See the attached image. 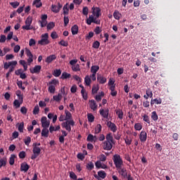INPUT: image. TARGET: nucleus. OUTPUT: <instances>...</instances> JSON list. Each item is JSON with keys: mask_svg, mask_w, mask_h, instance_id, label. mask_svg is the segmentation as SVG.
<instances>
[{"mask_svg": "<svg viewBox=\"0 0 180 180\" xmlns=\"http://www.w3.org/2000/svg\"><path fill=\"white\" fill-rule=\"evenodd\" d=\"M92 15H89V18L86 20L87 25H91L92 23L96 25H101V20H96L101 16V8L92 7Z\"/></svg>", "mask_w": 180, "mask_h": 180, "instance_id": "obj_1", "label": "nucleus"}, {"mask_svg": "<svg viewBox=\"0 0 180 180\" xmlns=\"http://www.w3.org/2000/svg\"><path fill=\"white\" fill-rule=\"evenodd\" d=\"M65 117L66 118L67 121L63 122L61 124V126L63 129H65V130H67V131H69L70 133V131H71V126H75V122L74 121V120H71L72 119V115L70 111L65 110Z\"/></svg>", "mask_w": 180, "mask_h": 180, "instance_id": "obj_2", "label": "nucleus"}, {"mask_svg": "<svg viewBox=\"0 0 180 180\" xmlns=\"http://www.w3.org/2000/svg\"><path fill=\"white\" fill-rule=\"evenodd\" d=\"M112 161L117 169L118 168L123 167V159H122V157H120V155L119 154L114 155L112 157Z\"/></svg>", "mask_w": 180, "mask_h": 180, "instance_id": "obj_3", "label": "nucleus"}, {"mask_svg": "<svg viewBox=\"0 0 180 180\" xmlns=\"http://www.w3.org/2000/svg\"><path fill=\"white\" fill-rule=\"evenodd\" d=\"M58 84H60V82L56 79L49 82L48 84V85H49L48 89L49 92H50V94H56V86H57Z\"/></svg>", "mask_w": 180, "mask_h": 180, "instance_id": "obj_4", "label": "nucleus"}, {"mask_svg": "<svg viewBox=\"0 0 180 180\" xmlns=\"http://www.w3.org/2000/svg\"><path fill=\"white\" fill-rule=\"evenodd\" d=\"M33 21V18L31 16H28L25 20V25L22 26V29L24 30H32L33 27H30L32 25V22Z\"/></svg>", "mask_w": 180, "mask_h": 180, "instance_id": "obj_5", "label": "nucleus"}, {"mask_svg": "<svg viewBox=\"0 0 180 180\" xmlns=\"http://www.w3.org/2000/svg\"><path fill=\"white\" fill-rule=\"evenodd\" d=\"M112 144H115V143L113 142H109V141H105L102 143V147L103 150H105L106 151H110V150L113 148Z\"/></svg>", "mask_w": 180, "mask_h": 180, "instance_id": "obj_6", "label": "nucleus"}, {"mask_svg": "<svg viewBox=\"0 0 180 180\" xmlns=\"http://www.w3.org/2000/svg\"><path fill=\"white\" fill-rule=\"evenodd\" d=\"M63 8V4L60 3H58V6L55 4L51 5V11L53 12V13H58L60 11H61V8Z\"/></svg>", "mask_w": 180, "mask_h": 180, "instance_id": "obj_7", "label": "nucleus"}, {"mask_svg": "<svg viewBox=\"0 0 180 180\" xmlns=\"http://www.w3.org/2000/svg\"><path fill=\"white\" fill-rule=\"evenodd\" d=\"M99 113L104 119H107V120H109V108H106L105 110L101 109Z\"/></svg>", "mask_w": 180, "mask_h": 180, "instance_id": "obj_8", "label": "nucleus"}, {"mask_svg": "<svg viewBox=\"0 0 180 180\" xmlns=\"http://www.w3.org/2000/svg\"><path fill=\"white\" fill-rule=\"evenodd\" d=\"M117 169L120 175L123 176V178H127L129 176V175H127V169L126 168L121 167Z\"/></svg>", "mask_w": 180, "mask_h": 180, "instance_id": "obj_9", "label": "nucleus"}, {"mask_svg": "<svg viewBox=\"0 0 180 180\" xmlns=\"http://www.w3.org/2000/svg\"><path fill=\"white\" fill-rule=\"evenodd\" d=\"M89 105L90 109H91V110H93L94 112L98 110V104H96V101H95V100H89Z\"/></svg>", "mask_w": 180, "mask_h": 180, "instance_id": "obj_10", "label": "nucleus"}, {"mask_svg": "<svg viewBox=\"0 0 180 180\" xmlns=\"http://www.w3.org/2000/svg\"><path fill=\"white\" fill-rule=\"evenodd\" d=\"M107 126L108 127H109V129H110L111 131H112V133H116V131H117V127L116 126V124L109 121L107 123Z\"/></svg>", "mask_w": 180, "mask_h": 180, "instance_id": "obj_11", "label": "nucleus"}, {"mask_svg": "<svg viewBox=\"0 0 180 180\" xmlns=\"http://www.w3.org/2000/svg\"><path fill=\"white\" fill-rule=\"evenodd\" d=\"M43 129L41 131L42 137H46V117H42L41 120Z\"/></svg>", "mask_w": 180, "mask_h": 180, "instance_id": "obj_12", "label": "nucleus"}, {"mask_svg": "<svg viewBox=\"0 0 180 180\" xmlns=\"http://www.w3.org/2000/svg\"><path fill=\"white\" fill-rule=\"evenodd\" d=\"M139 139L141 143H146V141H147V132H146V131H141Z\"/></svg>", "mask_w": 180, "mask_h": 180, "instance_id": "obj_13", "label": "nucleus"}, {"mask_svg": "<svg viewBox=\"0 0 180 180\" xmlns=\"http://www.w3.org/2000/svg\"><path fill=\"white\" fill-rule=\"evenodd\" d=\"M11 65H18V61L13 60V61H10V62H6L4 64V68L5 70H8V68H11Z\"/></svg>", "mask_w": 180, "mask_h": 180, "instance_id": "obj_14", "label": "nucleus"}, {"mask_svg": "<svg viewBox=\"0 0 180 180\" xmlns=\"http://www.w3.org/2000/svg\"><path fill=\"white\" fill-rule=\"evenodd\" d=\"M41 70V65H35L34 68L30 69V71L31 74H39L40 72V70Z\"/></svg>", "mask_w": 180, "mask_h": 180, "instance_id": "obj_15", "label": "nucleus"}, {"mask_svg": "<svg viewBox=\"0 0 180 180\" xmlns=\"http://www.w3.org/2000/svg\"><path fill=\"white\" fill-rule=\"evenodd\" d=\"M29 168H30V166H29L26 162H23L20 165V171L22 172H27V171H29Z\"/></svg>", "mask_w": 180, "mask_h": 180, "instance_id": "obj_16", "label": "nucleus"}, {"mask_svg": "<svg viewBox=\"0 0 180 180\" xmlns=\"http://www.w3.org/2000/svg\"><path fill=\"white\" fill-rule=\"evenodd\" d=\"M97 81L99 84H106L108 79H106V77H103V75H100L97 77Z\"/></svg>", "mask_w": 180, "mask_h": 180, "instance_id": "obj_17", "label": "nucleus"}, {"mask_svg": "<svg viewBox=\"0 0 180 180\" xmlns=\"http://www.w3.org/2000/svg\"><path fill=\"white\" fill-rule=\"evenodd\" d=\"M33 147H34L32 150L33 154H38L39 155H40V151H41V149H40V148L37 146V143H33Z\"/></svg>", "mask_w": 180, "mask_h": 180, "instance_id": "obj_18", "label": "nucleus"}, {"mask_svg": "<svg viewBox=\"0 0 180 180\" xmlns=\"http://www.w3.org/2000/svg\"><path fill=\"white\" fill-rule=\"evenodd\" d=\"M56 58H57V56L50 55L46 58V63H48V64H50L51 63H53V61H54Z\"/></svg>", "mask_w": 180, "mask_h": 180, "instance_id": "obj_19", "label": "nucleus"}, {"mask_svg": "<svg viewBox=\"0 0 180 180\" xmlns=\"http://www.w3.org/2000/svg\"><path fill=\"white\" fill-rule=\"evenodd\" d=\"M161 105L162 103V100L161 98H155L153 100L150 101V105L153 106V105Z\"/></svg>", "mask_w": 180, "mask_h": 180, "instance_id": "obj_20", "label": "nucleus"}, {"mask_svg": "<svg viewBox=\"0 0 180 180\" xmlns=\"http://www.w3.org/2000/svg\"><path fill=\"white\" fill-rule=\"evenodd\" d=\"M105 141L115 143V141H113V135L112 134V133H109L106 135Z\"/></svg>", "mask_w": 180, "mask_h": 180, "instance_id": "obj_21", "label": "nucleus"}, {"mask_svg": "<svg viewBox=\"0 0 180 180\" xmlns=\"http://www.w3.org/2000/svg\"><path fill=\"white\" fill-rule=\"evenodd\" d=\"M92 80L91 79V77L89 75H86L84 77V83L86 84V86H91V84Z\"/></svg>", "mask_w": 180, "mask_h": 180, "instance_id": "obj_22", "label": "nucleus"}, {"mask_svg": "<svg viewBox=\"0 0 180 180\" xmlns=\"http://www.w3.org/2000/svg\"><path fill=\"white\" fill-rule=\"evenodd\" d=\"M78 30H79L78 25H73L71 28L72 34L73 35L78 34Z\"/></svg>", "mask_w": 180, "mask_h": 180, "instance_id": "obj_23", "label": "nucleus"}, {"mask_svg": "<svg viewBox=\"0 0 180 180\" xmlns=\"http://www.w3.org/2000/svg\"><path fill=\"white\" fill-rule=\"evenodd\" d=\"M39 22L40 26L41 27H44L46 26V23H45V22H46V14H44L42 15L41 20H39Z\"/></svg>", "mask_w": 180, "mask_h": 180, "instance_id": "obj_24", "label": "nucleus"}, {"mask_svg": "<svg viewBox=\"0 0 180 180\" xmlns=\"http://www.w3.org/2000/svg\"><path fill=\"white\" fill-rule=\"evenodd\" d=\"M71 77V74L67 73V72H63L60 77L61 79H67Z\"/></svg>", "mask_w": 180, "mask_h": 180, "instance_id": "obj_25", "label": "nucleus"}, {"mask_svg": "<svg viewBox=\"0 0 180 180\" xmlns=\"http://www.w3.org/2000/svg\"><path fill=\"white\" fill-rule=\"evenodd\" d=\"M97 71H99L98 65H92L91 68V72L92 74H96Z\"/></svg>", "mask_w": 180, "mask_h": 180, "instance_id": "obj_26", "label": "nucleus"}, {"mask_svg": "<svg viewBox=\"0 0 180 180\" xmlns=\"http://www.w3.org/2000/svg\"><path fill=\"white\" fill-rule=\"evenodd\" d=\"M22 103H23V101H20L19 100H15L13 101V105L15 107V109L20 108V105H22Z\"/></svg>", "mask_w": 180, "mask_h": 180, "instance_id": "obj_27", "label": "nucleus"}, {"mask_svg": "<svg viewBox=\"0 0 180 180\" xmlns=\"http://www.w3.org/2000/svg\"><path fill=\"white\" fill-rule=\"evenodd\" d=\"M7 160L5 158H0V168L6 166Z\"/></svg>", "mask_w": 180, "mask_h": 180, "instance_id": "obj_28", "label": "nucleus"}, {"mask_svg": "<svg viewBox=\"0 0 180 180\" xmlns=\"http://www.w3.org/2000/svg\"><path fill=\"white\" fill-rule=\"evenodd\" d=\"M102 131V125L98 124L95 128V134H99Z\"/></svg>", "mask_w": 180, "mask_h": 180, "instance_id": "obj_29", "label": "nucleus"}, {"mask_svg": "<svg viewBox=\"0 0 180 180\" xmlns=\"http://www.w3.org/2000/svg\"><path fill=\"white\" fill-rule=\"evenodd\" d=\"M16 158V155L12 154L9 158L10 165H13L15 164V159Z\"/></svg>", "mask_w": 180, "mask_h": 180, "instance_id": "obj_30", "label": "nucleus"}, {"mask_svg": "<svg viewBox=\"0 0 180 180\" xmlns=\"http://www.w3.org/2000/svg\"><path fill=\"white\" fill-rule=\"evenodd\" d=\"M98 175L99 178H101L102 179H105V178H106V172L104 171L98 172Z\"/></svg>", "mask_w": 180, "mask_h": 180, "instance_id": "obj_31", "label": "nucleus"}, {"mask_svg": "<svg viewBox=\"0 0 180 180\" xmlns=\"http://www.w3.org/2000/svg\"><path fill=\"white\" fill-rule=\"evenodd\" d=\"M53 75L54 77H60V75H61V70L60 69L54 70L53 72Z\"/></svg>", "mask_w": 180, "mask_h": 180, "instance_id": "obj_32", "label": "nucleus"}, {"mask_svg": "<svg viewBox=\"0 0 180 180\" xmlns=\"http://www.w3.org/2000/svg\"><path fill=\"white\" fill-rule=\"evenodd\" d=\"M134 129H135V130L140 131V130H141V129H143V125L141 123H135Z\"/></svg>", "mask_w": 180, "mask_h": 180, "instance_id": "obj_33", "label": "nucleus"}, {"mask_svg": "<svg viewBox=\"0 0 180 180\" xmlns=\"http://www.w3.org/2000/svg\"><path fill=\"white\" fill-rule=\"evenodd\" d=\"M39 44L41 46L46 44V34H42V39L38 41Z\"/></svg>", "mask_w": 180, "mask_h": 180, "instance_id": "obj_34", "label": "nucleus"}, {"mask_svg": "<svg viewBox=\"0 0 180 180\" xmlns=\"http://www.w3.org/2000/svg\"><path fill=\"white\" fill-rule=\"evenodd\" d=\"M72 71L77 72V71H81V68H79V64H75V65L72 66Z\"/></svg>", "mask_w": 180, "mask_h": 180, "instance_id": "obj_35", "label": "nucleus"}, {"mask_svg": "<svg viewBox=\"0 0 180 180\" xmlns=\"http://www.w3.org/2000/svg\"><path fill=\"white\" fill-rule=\"evenodd\" d=\"M41 0H34L32 3V5H35L36 8H40L41 6V3L40 2Z\"/></svg>", "mask_w": 180, "mask_h": 180, "instance_id": "obj_36", "label": "nucleus"}, {"mask_svg": "<svg viewBox=\"0 0 180 180\" xmlns=\"http://www.w3.org/2000/svg\"><path fill=\"white\" fill-rule=\"evenodd\" d=\"M63 98V96L61 94H58V96H53V101H56V102H60L61 101V98Z\"/></svg>", "mask_w": 180, "mask_h": 180, "instance_id": "obj_37", "label": "nucleus"}, {"mask_svg": "<svg viewBox=\"0 0 180 180\" xmlns=\"http://www.w3.org/2000/svg\"><path fill=\"white\" fill-rule=\"evenodd\" d=\"M87 118H88L89 122H90V123H92L95 121V117L92 114H88Z\"/></svg>", "mask_w": 180, "mask_h": 180, "instance_id": "obj_38", "label": "nucleus"}, {"mask_svg": "<svg viewBox=\"0 0 180 180\" xmlns=\"http://www.w3.org/2000/svg\"><path fill=\"white\" fill-rule=\"evenodd\" d=\"M151 118L153 120H154V122H157V120H158V115L155 111L152 112Z\"/></svg>", "mask_w": 180, "mask_h": 180, "instance_id": "obj_39", "label": "nucleus"}, {"mask_svg": "<svg viewBox=\"0 0 180 180\" xmlns=\"http://www.w3.org/2000/svg\"><path fill=\"white\" fill-rule=\"evenodd\" d=\"M81 94H82V96L83 99H84V101H87L88 100V94L86 93H85V89H82Z\"/></svg>", "mask_w": 180, "mask_h": 180, "instance_id": "obj_40", "label": "nucleus"}, {"mask_svg": "<svg viewBox=\"0 0 180 180\" xmlns=\"http://www.w3.org/2000/svg\"><path fill=\"white\" fill-rule=\"evenodd\" d=\"M116 114L117 115L119 119H120L122 120V119H123V111L120 109L117 110L116 111Z\"/></svg>", "mask_w": 180, "mask_h": 180, "instance_id": "obj_41", "label": "nucleus"}, {"mask_svg": "<svg viewBox=\"0 0 180 180\" xmlns=\"http://www.w3.org/2000/svg\"><path fill=\"white\" fill-rule=\"evenodd\" d=\"M56 26V24H54L53 22H49L47 26H46V28H47V30H51V29H54V27Z\"/></svg>", "mask_w": 180, "mask_h": 180, "instance_id": "obj_42", "label": "nucleus"}, {"mask_svg": "<svg viewBox=\"0 0 180 180\" xmlns=\"http://www.w3.org/2000/svg\"><path fill=\"white\" fill-rule=\"evenodd\" d=\"M70 12V10L68 9V4H65L64 6H63V15H65V16L66 15H68Z\"/></svg>", "mask_w": 180, "mask_h": 180, "instance_id": "obj_43", "label": "nucleus"}, {"mask_svg": "<svg viewBox=\"0 0 180 180\" xmlns=\"http://www.w3.org/2000/svg\"><path fill=\"white\" fill-rule=\"evenodd\" d=\"M51 37L53 39V40H56V39H58V34H57V32L53 31L51 33Z\"/></svg>", "mask_w": 180, "mask_h": 180, "instance_id": "obj_44", "label": "nucleus"}, {"mask_svg": "<svg viewBox=\"0 0 180 180\" xmlns=\"http://www.w3.org/2000/svg\"><path fill=\"white\" fill-rule=\"evenodd\" d=\"M23 129H25V122H21L18 125V131L20 133H23Z\"/></svg>", "mask_w": 180, "mask_h": 180, "instance_id": "obj_45", "label": "nucleus"}, {"mask_svg": "<svg viewBox=\"0 0 180 180\" xmlns=\"http://www.w3.org/2000/svg\"><path fill=\"white\" fill-rule=\"evenodd\" d=\"M58 44H60V46H63V47H68V42L64 41V39H62L60 41H59Z\"/></svg>", "mask_w": 180, "mask_h": 180, "instance_id": "obj_46", "label": "nucleus"}, {"mask_svg": "<svg viewBox=\"0 0 180 180\" xmlns=\"http://www.w3.org/2000/svg\"><path fill=\"white\" fill-rule=\"evenodd\" d=\"M17 85L20 89H22V91H25V86H23V83L22 81L17 80Z\"/></svg>", "mask_w": 180, "mask_h": 180, "instance_id": "obj_47", "label": "nucleus"}, {"mask_svg": "<svg viewBox=\"0 0 180 180\" xmlns=\"http://www.w3.org/2000/svg\"><path fill=\"white\" fill-rule=\"evenodd\" d=\"M31 141H32V138H30V136H27L26 139H24V143L25 146H29Z\"/></svg>", "mask_w": 180, "mask_h": 180, "instance_id": "obj_48", "label": "nucleus"}, {"mask_svg": "<svg viewBox=\"0 0 180 180\" xmlns=\"http://www.w3.org/2000/svg\"><path fill=\"white\" fill-rule=\"evenodd\" d=\"M89 12V9L86 6L83 7L82 13L84 15V16H88Z\"/></svg>", "mask_w": 180, "mask_h": 180, "instance_id": "obj_49", "label": "nucleus"}, {"mask_svg": "<svg viewBox=\"0 0 180 180\" xmlns=\"http://www.w3.org/2000/svg\"><path fill=\"white\" fill-rule=\"evenodd\" d=\"M64 26L66 27V26H68V23H70V18L68 16L65 15L64 16Z\"/></svg>", "mask_w": 180, "mask_h": 180, "instance_id": "obj_50", "label": "nucleus"}, {"mask_svg": "<svg viewBox=\"0 0 180 180\" xmlns=\"http://www.w3.org/2000/svg\"><path fill=\"white\" fill-rule=\"evenodd\" d=\"M100 46H101V43L98 41H95L93 43L92 47L93 49H99Z\"/></svg>", "mask_w": 180, "mask_h": 180, "instance_id": "obj_51", "label": "nucleus"}, {"mask_svg": "<svg viewBox=\"0 0 180 180\" xmlns=\"http://www.w3.org/2000/svg\"><path fill=\"white\" fill-rule=\"evenodd\" d=\"M113 16L117 20H119V19H120V14L119 13V11H115L113 13Z\"/></svg>", "mask_w": 180, "mask_h": 180, "instance_id": "obj_52", "label": "nucleus"}, {"mask_svg": "<svg viewBox=\"0 0 180 180\" xmlns=\"http://www.w3.org/2000/svg\"><path fill=\"white\" fill-rule=\"evenodd\" d=\"M86 141H90L91 143H94V135H92L91 134H89L87 136Z\"/></svg>", "mask_w": 180, "mask_h": 180, "instance_id": "obj_53", "label": "nucleus"}, {"mask_svg": "<svg viewBox=\"0 0 180 180\" xmlns=\"http://www.w3.org/2000/svg\"><path fill=\"white\" fill-rule=\"evenodd\" d=\"M10 5L14 8L16 9V8H18V6H19L20 4L18 1H15V2H11L10 3Z\"/></svg>", "mask_w": 180, "mask_h": 180, "instance_id": "obj_54", "label": "nucleus"}, {"mask_svg": "<svg viewBox=\"0 0 180 180\" xmlns=\"http://www.w3.org/2000/svg\"><path fill=\"white\" fill-rule=\"evenodd\" d=\"M13 58H15V56H13V54H7V55H6V61H8L9 60H13Z\"/></svg>", "mask_w": 180, "mask_h": 180, "instance_id": "obj_55", "label": "nucleus"}, {"mask_svg": "<svg viewBox=\"0 0 180 180\" xmlns=\"http://www.w3.org/2000/svg\"><path fill=\"white\" fill-rule=\"evenodd\" d=\"M94 162H89L87 165H86V168L87 169H90L92 170L94 169Z\"/></svg>", "mask_w": 180, "mask_h": 180, "instance_id": "obj_56", "label": "nucleus"}, {"mask_svg": "<svg viewBox=\"0 0 180 180\" xmlns=\"http://www.w3.org/2000/svg\"><path fill=\"white\" fill-rule=\"evenodd\" d=\"M143 117V121L146 122V123L150 124V117H148V115H144Z\"/></svg>", "mask_w": 180, "mask_h": 180, "instance_id": "obj_57", "label": "nucleus"}, {"mask_svg": "<svg viewBox=\"0 0 180 180\" xmlns=\"http://www.w3.org/2000/svg\"><path fill=\"white\" fill-rule=\"evenodd\" d=\"M94 32L96 34H100L102 32V30H101V27H96L94 29Z\"/></svg>", "mask_w": 180, "mask_h": 180, "instance_id": "obj_58", "label": "nucleus"}, {"mask_svg": "<svg viewBox=\"0 0 180 180\" xmlns=\"http://www.w3.org/2000/svg\"><path fill=\"white\" fill-rule=\"evenodd\" d=\"M77 158L79 160H81L82 161H84V160L85 158V155L84 154H82V153H79L77 154Z\"/></svg>", "mask_w": 180, "mask_h": 180, "instance_id": "obj_59", "label": "nucleus"}, {"mask_svg": "<svg viewBox=\"0 0 180 180\" xmlns=\"http://www.w3.org/2000/svg\"><path fill=\"white\" fill-rule=\"evenodd\" d=\"M70 177L72 179L77 180V174H75V173H74V172H70Z\"/></svg>", "mask_w": 180, "mask_h": 180, "instance_id": "obj_60", "label": "nucleus"}, {"mask_svg": "<svg viewBox=\"0 0 180 180\" xmlns=\"http://www.w3.org/2000/svg\"><path fill=\"white\" fill-rule=\"evenodd\" d=\"M39 105H36L33 110V115H39Z\"/></svg>", "mask_w": 180, "mask_h": 180, "instance_id": "obj_61", "label": "nucleus"}, {"mask_svg": "<svg viewBox=\"0 0 180 180\" xmlns=\"http://www.w3.org/2000/svg\"><path fill=\"white\" fill-rule=\"evenodd\" d=\"M18 155H19V158H21V159L25 158V157H26V152L21 151V152H20Z\"/></svg>", "mask_w": 180, "mask_h": 180, "instance_id": "obj_62", "label": "nucleus"}, {"mask_svg": "<svg viewBox=\"0 0 180 180\" xmlns=\"http://www.w3.org/2000/svg\"><path fill=\"white\" fill-rule=\"evenodd\" d=\"M100 161H102L103 162L106 161V156L104 154H101L99 157H98Z\"/></svg>", "mask_w": 180, "mask_h": 180, "instance_id": "obj_63", "label": "nucleus"}, {"mask_svg": "<svg viewBox=\"0 0 180 180\" xmlns=\"http://www.w3.org/2000/svg\"><path fill=\"white\" fill-rule=\"evenodd\" d=\"M146 95H148L149 98H153V91H151V90L150 89L146 90Z\"/></svg>", "mask_w": 180, "mask_h": 180, "instance_id": "obj_64", "label": "nucleus"}]
</instances>
